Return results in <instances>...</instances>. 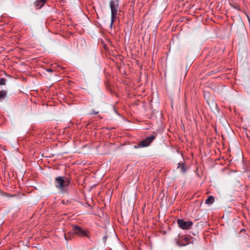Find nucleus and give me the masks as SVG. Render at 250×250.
Instances as JSON below:
<instances>
[{
  "label": "nucleus",
  "mask_w": 250,
  "mask_h": 250,
  "mask_svg": "<svg viewBox=\"0 0 250 250\" xmlns=\"http://www.w3.org/2000/svg\"><path fill=\"white\" fill-rule=\"evenodd\" d=\"M155 138V136L150 135L146 138L145 140L140 141L137 146H135V148H138L148 146Z\"/></svg>",
  "instance_id": "obj_3"
},
{
  "label": "nucleus",
  "mask_w": 250,
  "mask_h": 250,
  "mask_svg": "<svg viewBox=\"0 0 250 250\" xmlns=\"http://www.w3.org/2000/svg\"><path fill=\"white\" fill-rule=\"evenodd\" d=\"M231 6L234 8V9H236L239 11L240 10V6L237 3H232L230 4Z\"/></svg>",
  "instance_id": "obj_10"
},
{
  "label": "nucleus",
  "mask_w": 250,
  "mask_h": 250,
  "mask_svg": "<svg viewBox=\"0 0 250 250\" xmlns=\"http://www.w3.org/2000/svg\"><path fill=\"white\" fill-rule=\"evenodd\" d=\"M7 92L5 90L0 91V100L3 99L6 96Z\"/></svg>",
  "instance_id": "obj_9"
},
{
  "label": "nucleus",
  "mask_w": 250,
  "mask_h": 250,
  "mask_svg": "<svg viewBox=\"0 0 250 250\" xmlns=\"http://www.w3.org/2000/svg\"><path fill=\"white\" fill-rule=\"evenodd\" d=\"M177 222L179 226L183 229H188L193 225V223L190 221L186 222L183 219H178Z\"/></svg>",
  "instance_id": "obj_5"
},
{
  "label": "nucleus",
  "mask_w": 250,
  "mask_h": 250,
  "mask_svg": "<svg viewBox=\"0 0 250 250\" xmlns=\"http://www.w3.org/2000/svg\"><path fill=\"white\" fill-rule=\"evenodd\" d=\"M47 71H48V72H52V70L51 69H47Z\"/></svg>",
  "instance_id": "obj_14"
},
{
  "label": "nucleus",
  "mask_w": 250,
  "mask_h": 250,
  "mask_svg": "<svg viewBox=\"0 0 250 250\" xmlns=\"http://www.w3.org/2000/svg\"><path fill=\"white\" fill-rule=\"evenodd\" d=\"M119 6V0H111L109 2V7L111 10V22L110 27L111 28L117 19V15L118 13Z\"/></svg>",
  "instance_id": "obj_1"
},
{
  "label": "nucleus",
  "mask_w": 250,
  "mask_h": 250,
  "mask_svg": "<svg viewBox=\"0 0 250 250\" xmlns=\"http://www.w3.org/2000/svg\"><path fill=\"white\" fill-rule=\"evenodd\" d=\"M106 238H107V236H104V237H103V239L104 240V242H105V241L106 240Z\"/></svg>",
  "instance_id": "obj_13"
},
{
  "label": "nucleus",
  "mask_w": 250,
  "mask_h": 250,
  "mask_svg": "<svg viewBox=\"0 0 250 250\" xmlns=\"http://www.w3.org/2000/svg\"><path fill=\"white\" fill-rule=\"evenodd\" d=\"M46 0H37L34 2V5L37 9H40L43 6Z\"/></svg>",
  "instance_id": "obj_6"
},
{
  "label": "nucleus",
  "mask_w": 250,
  "mask_h": 250,
  "mask_svg": "<svg viewBox=\"0 0 250 250\" xmlns=\"http://www.w3.org/2000/svg\"><path fill=\"white\" fill-rule=\"evenodd\" d=\"M214 202V198L213 196H209L205 201V203L207 205H210L213 203Z\"/></svg>",
  "instance_id": "obj_7"
},
{
  "label": "nucleus",
  "mask_w": 250,
  "mask_h": 250,
  "mask_svg": "<svg viewBox=\"0 0 250 250\" xmlns=\"http://www.w3.org/2000/svg\"><path fill=\"white\" fill-rule=\"evenodd\" d=\"M72 227L74 233L76 235L80 237H88L89 232L87 230H84L82 228L77 225H73Z\"/></svg>",
  "instance_id": "obj_4"
},
{
  "label": "nucleus",
  "mask_w": 250,
  "mask_h": 250,
  "mask_svg": "<svg viewBox=\"0 0 250 250\" xmlns=\"http://www.w3.org/2000/svg\"><path fill=\"white\" fill-rule=\"evenodd\" d=\"M99 113V111H95L94 110H92V112L90 113L91 115L93 114H97Z\"/></svg>",
  "instance_id": "obj_12"
},
{
  "label": "nucleus",
  "mask_w": 250,
  "mask_h": 250,
  "mask_svg": "<svg viewBox=\"0 0 250 250\" xmlns=\"http://www.w3.org/2000/svg\"><path fill=\"white\" fill-rule=\"evenodd\" d=\"M6 80L3 78L0 79V85H5L6 83Z\"/></svg>",
  "instance_id": "obj_11"
},
{
  "label": "nucleus",
  "mask_w": 250,
  "mask_h": 250,
  "mask_svg": "<svg viewBox=\"0 0 250 250\" xmlns=\"http://www.w3.org/2000/svg\"><path fill=\"white\" fill-rule=\"evenodd\" d=\"M177 168L179 169L180 171L183 173H186L187 171L186 167H185L184 164L182 163L179 164V166L177 167Z\"/></svg>",
  "instance_id": "obj_8"
},
{
  "label": "nucleus",
  "mask_w": 250,
  "mask_h": 250,
  "mask_svg": "<svg viewBox=\"0 0 250 250\" xmlns=\"http://www.w3.org/2000/svg\"><path fill=\"white\" fill-rule=\"evenodd\" d=\"M55 186L62 193L66 192V188L70 184V181L67 178L64 179V177L58 176L55 179Z\"/></svg>",
  "instance_id": "obj_2"
}]
</instances>
